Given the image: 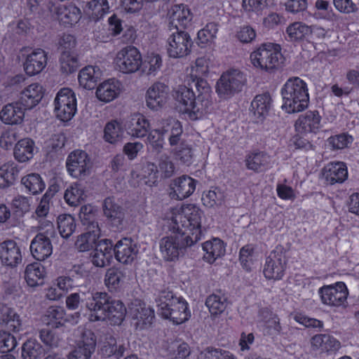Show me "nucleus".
Returning <instances> with one entry per match:
<instances>
[{
	"mask_svg": "<svg viewBox=\"0 0 359 359\" xmlns=\"http://www.w3.org/2000/svg\"><path fill=\"white\" fill-rule=\"evenodd\" d=\"M286 265V256L282 246H277L266 259L264 274L268 279L282 278Z\"/></svg>",
	"mask_w": 359,
	"mask_h": 359,
	"instance_id": "nucleus-14",
	"label": "nucleus"
},
{
	"mask_svg": "<svg viewBox=\"0 0 359 359\" xmlns=\"http://www.w3.org/2000/svg\"><path fill=\"white\" fill-rule=\"evenodd\" d=\"M79 217L84 225L89 229H99L98 224L94 221L93 208L90 205H83L79 212Z\"/></svg>",
	"mask_w": 359,
	"mask_h": 359,
	"instance_id": "nucleus-58",
	"label": "nucleus"
},
{
	"mask_svg": "<svg viewBox=\"0 0 359 359\" xmlns=\"http://www.w3.org/2000/svg\"><path fill=\"white\" fill-rule=\"evenodd\" d=\"M141 175L143 178L148 179L145 183L151 186L154 184L158 177V170L156 165L151 162H147L143 165Z\"/></svg>",
	"mask_w": 359,
	"mask_h": 359,
	"instance_id": "nucleus-61",
	"label": "nucleus"
},
{
	"mask_svg": "<svg viewBox=\"0 0 359 359\" xmlns=\"http://www.w3.org/2000/svg\"><path fill=\"white\" fill-rule=\"evenodd\" d=\"M130 313L133 318L137 320L136 327L141 330L150 327L155 318L154 310L140 301L132 303Z\"/></svg>",
	"mask_w": 359,
	"mask_h": 359,
	"instance_id": "nucleus-21",
	"label": "nucleus"
},
{
	"mask_svg": "<svg viewBox=\"0 0 359 359\" xmlns=\"http://www.w3.org/2000/svg\"><path fill=\"white\" fill-rule=\"evenodd\" d=\"M55 111L56 116L62 121L70 120L76 111V97L69 88H62L55 99Z\"/></svg>",
	"mask_w": 359,
	"mask_h": 359,
	"instance_id": "nucleus-13",
	"label": "nucleus"
},
{
	"mask_svg": "<svg viewBox=\"0 0 359 359\" xmlns=\"http://www.w3.org/2000/svg\"><path fill=\"white\" fill-rule=\"evenodd\" d=\"M162 130L163 135H168V141L171 147L177 146L181 142H184L182 139L183 129L182 124L177 120L170 118L163 123Z\"/></svg>",
	"mask_w": 359,
	"mask_h": 359,
	"instance_id": "nucleus-30",
	"label": "nucleus"
},
{
	"mask_svg": "<svg viewBox=\"0 0 359 359\" xmlns=\"http://www.w3.org/2000/svg\"><path fill=\"white\" fill-rule=\"evenodd\" d=\"M203 250L205 252L203 258L210 264L225 253L224 243L219 238L205 242L203 244Z\"/></svg>",
	"mask_w": 359,
	"mask_h": 359,
	"instance_id": "nucleus-37",
	"label": "nucleus"
},
{
	"mask_svg": "<svg viewBox=\"0 0 359 359\" xmlns=\"http://www.w3.org/2000/svg\"><path fill=\"white\" fill-rule=\"evenodd\" d=\"M205 305L209 309L210 313L217 316L225 311L227 306V299L224 296L213 294L207 298Z\"/></svg>",
	"mask_w": 359,
	"mask_h": 359,
	"instance_id": "nucleus-47",
	"label": "nucleus"
},
{
	"mask_svg": "<svg viewBox=\"0 0 359 359\" xmlns=\"http://www.w3.org/2000/svg\"><path fill=\"white\" fill-rule=\"evenodd\" d=\"M82 7L84 13L92 20L97 21L101 18L108 11L109 6L107 0H92L83 1Z\"/></svg>",
	"mask_w": 359,
	"mask_h": 359,
	"instance_id": "nucleus-34",
	"label": "nucleus"
},
{
	"mask_svg": "<svg viewBox=\"0 0 359 359\" xmlns=\"http://www.w3.org/2000/svg\"><path fill=\"white\" fill-rule=\"evenodd\" d=\"M161 129H156L151 131L148 135L147 140L152 147L153 149L159 153L163 147V133Z\"/></svg>",
	"mask_w": 359,
	"mask_h": 359,
	"instance_id": "nucleus-62",
	"label": "nucleus"
},
{
	"mask_svg": "<svg viewBox=\"0 0 359 359\" xmlns=\"http://www.w3.org/2000/svg\"><path fill=\"white\" fill-rule=\"evenodd\" d=\"M98 292L87 291L79 292L69 294L66 299V305L69 309L79 310V312L93 314L95 303L97 300Z\"/></svg>",
	"mask_w": 359,
	"mask_h": 359,
	"instance_id": "nucleus-15",
	"label": "nucleus"
},
{
	"mask_svg": "<svg viewBox=\"0 0 359 359\" xmlns=\"http://www.w3.org/2000/svg\"><path fill=\"white\" fill-rule=\"evenodd\" d=\"M43 96V88L38 83H32L22 93L19 102L27 109H32L41 100Z\"/></svg>",
	"mask_w": 359,
	"mask_h": 359,
	"instance_id": "nucleus-27",
	"label": "nucleus"
},
{
	"mask_svg": "<svg viewBox=\"0 0 359 359\" xmlns=\"http://www.w3.org/2000/svg\"><path fill=\"white\" fill-rule=\"evenodd\" d=\"M196 180L187 175H183L173 180L171 184L172 198L183 200L191 195L196 189Z\"/></svg>",
	"mask_w": 359,
	"mask_h": 359,
	"instance_id": "nucleus-24",
	"label": "nucleus"
},
{
	"mask_svg": "<svg viewBox=\"0 0 359 359\" xmlns=\"http://www.w3.org/2000/svg\"><path fill=\"white\" fill-rule=\"evenodd\" d=\"M0 324L8 325L14 332L22 330V321L19 315L6 304H0Z\"/></svg>",
	"mask_w": 359,
	"mask_h": 359,
	"instance_id": "nucleus-33",
	"label": "nucleus"
},
{
	"mask_svg": "<svg viewBox=\"0 0 359 359\" xmlns=\"http://www.w3.org/2000/svg\"><path fill=\"white\" fill-rule=\"evenodd\" d=\"M65 311L60 306H50L43 316V321L53 328H59L65 325Z\"/></svg>",
	"mask_w": 359,
	"mask_h": 359,
	"instance_id": "nucleus-38",
	"label": "nucleus"
},
{
	"mask_svg": "<svg viewBox=\"0 0 359 359\" xmlns=\"http://www.w3.org/2000/svg\"><path fill=\"white\" fill-rule=\"evenodd\" d=\"M126 130L128 133L133 137H143L147 134L149 123L142 114H135L127 122Z\"/></svg>",
	"mask_w": 359,
	"mask_h": 359,
	"instance_id": "nucleus-31",
	"label": "nucleus"
},
{
	"mask_svg": "<svg viewBox=\"0 0 359 359\" xmlns=\"http://www.w3.org/2000/svg\"><path fill=\"white\" fill-rule=\"evenodd\" d=\"M167 42V53L170 57L180 58L189 55L193 41L188 32L175 30L170 32Z\"/></svg>",
	"mask_w": 359,
	"mask_h": 359,
	"instance_id": "nucleus-10",
	"label": "nucleus"
},
{
	"mask_svg": "<svg viewBox=\"0 0 359 359\" xmlns=\"http://www.w3.org/2000/svg\"><path fill=\"white\" fill-rule=\"evenodd\" d=\"M102 72L95 66H87L83 68L79 74L80 86L86 89H93L101 79Z\"/></svg>",
	"mask_w": 359,
	"mask_h": 359,
	"instance_id": "nucleus-32",
	"label": "nucleus"
},
{
	"mask_svg": "<svg viewBox=\"0 0 359 359\" xmlns=\"http://www.w3.org/2000/svg\"><path fill=\"white\" fill-rule=\"evenodd\" d=\"M93 314H90L89 320L109 321L111 325H119L125 319L127 310L123 303L113 299L105 292H98Z\"/></svg>",
	"mask_w": 359,
	"mask_h": 359,
	"instance_id": "nucleus-3",
	"label": "nucleus"
},
{
	"mask_svg": "<svg viewBox=\"0 0 359 359\" xmlns=\"http://www.w3.org/2000/svg\"><path fill=\"white\" fill-rule=\"evenodd\" d=\"M286 32L291 41H298L311 34V29L309 26L300 22H296L287 27Z\"/></svg>",
	"mask_w": 359,
	"mask_h": 359,
	"instance_id": "nucleus-50",
	"label": "nucleus"
},
{
	"mask_svg": "<svg viewBox=\"0 0 359 359\" xmlns=\"http://www.w3.org/2000/svg\"><path fill=\"white\" fill-rule=\"evenodd\" d=\"M169 87L163 83L156 82L147 90L146 104L148 108L158 111L163 108L169 100Z\"/></svg>",
	"mask_w": 359,
	"mask_h": 359,
	"instance_id": "nucleus-17",
	"label": "nucleus"
},
{
	"mask_svg": "<svg viewBox=\"0 0 359 359\" xmlns=\"http://www.w3.org/2000/svg\"><path fill=\"white\" fill-rule=\"evenodd\" d=\"M217 25L214 22L208 23L205 27L198 32V39L201 43H206L212 41L217 32Z\"/></svg>",
	"mask_w": 359,
	"mask_h": 359,
	"instance_id": "nucleus-60",
	"label": "nucleus"
},
{
	"mask_svg": "<svg viewBox=\"0 0 359 359\" xmlns=\"http://www.w3.org/2000/svg\"><path fill=\"white\" fill-rule=\"evenodd\" d=\"M171 359H185L191 351L189 345L185 342L173 341L168 347Z\"/></svg>",
	"mask_w": 359,
	"mask_h": 359,
	"instance_id": "nucleus-54",
	"label": "nucleus"
},
{
	"mask_svg": "<svg viewBox=\"0 0 359 359\" xmlns=\"http://www.w3.org/2000/svg\"><path fill=\"white\" fill-rule=\"evenodd\" d=\"M102 210L108 222L116 229H122L124 212L122 207L118 205L114 197L106 198L102 203Z\"/></svg>",
	"mask_w": 359,
	"mask_h": 359,
	"instance_id": "nucleus-22",
	"label": "nucleus"
},
{
	"mask_svg": "<svg viewBox=\"0 0 359 359\" xmlns=\"http://www.w3.org/2000/svg\"><path fill=\"white\" fill-rule=\"evenodd\" d=\"M16 346L17 340L13 335L6 331H0V351H12Z\"/></svg>",
	"mask_w": 359,
	"mask_h": 359,
	"instance_id": "nucleus-59",
	"label": "nucleus"
},
{
	"mask_svg": "<svg viewBox=\"0 0 359 359\" xmlns=\"http://www.w3.org/2000/svg\"><path fill=\"white\" fill-rule=\"evenodd\" d=\"M123 131L121 124L116 121L107 123L104 129V139L110 144H116L122 137Z\"/></svg>",
	"mask_w": 359,
	"mask_h": 359,
	"instance_id": "nucleus-49",
	"label": "nucleus"
},
{
	"mask_svg": "<svg viewBox=\"0 0 359 359\" xmlns=\"http://www.w3.org/2000/svg\"><path fill=\"white\" fill-rule=\"evenodd\" d=\"M269 156L264 153H255L249 155L246 159V166L248 169L258 171L262 166L269 163Z\"/></svg>",
	"mask_w": 359,
	"mask_h": 359,
	"instance_id": "nucleus-57",
	"label": "nucleus"
},
{
	"mask_svg": "<svg viewBox=\"0 0 359 359\" xmlns=\"http://www.w3.org/2000/svg\"><path fill=\"white\" fill-rule=\"evenodd\" d=\"M120 93L118 82L107 81L100 84L96 90L97 97L104 102L114 100Z\"/></svg>",
	"mask_w": 359,
	"mask_h": 359,
	"instance_id": "nucleus-41",
	"label": "nucleus"
},
{
	"mask_svg": "<svg viewBox=\"0 0 359 359\" xmlns=\"http://www.w3.org/2000/svg\"><path fill=\"white\" fill-rule=\"evenodd\" d=\"M311 342L314 348L326 352L336 351L340 348V342L338 340L325 334L313 336Z\"/></svg>",
	"mask_w": 359,
	"mask_h": 359,
	"instance_id": "nucleus-36",
	"label": "nucleus"
},
{
	"mask_svg": "<svg viewBox=\"0 0 359 359\" xmlns=\"http://www.w3.org/2000/svg\"><path fill=\"white\" fill-rule=\"evenodd\" d=\"M60 64L61 72L66 74L76 72L79 67L77 57L69 51H65L61 54Z\"/></svg>",
	"mask_w": 359,
	"mask_h": 359,
	"instance_id": "nucleus-51",
	"label": "nucleus"
},
{
	"mask_svg": "<svg viewBox=\"0 0 359 359\" xmlns=\"http://www.w3.org/2000/svg\"><path fill=\"white\" fill-rule=\"evenodd\" d=\"M271 99L268 93L257 95L251 103V111L256 118L262 120L269 113Z\"/></svg>",
	"mask_w": 359,
	"mask_h": 359,
	"instance_id": "nucleus-39",
	"label": "nucleus"
},
{
	"mask_svg": "<svg viewBox=\"0 0 359 359\" xmlns=\"http://www.w3.org/2000/svg\"><path fill=\"white\" fill-rule=\"evenodd\" d=\"M176 159L182 163L190 164L194 157L192 146L187 142H181L174 149Z\"/></svg>",
	"mask_w": 359,
	"mask_h": 359,
	"instance_id": "nucleus-52",
	"label": "nucleus"
},
{
	"mask_svg": "<svg viewBox=\"0 0 359 359\" xmlns=\"http://www.w3.org/2000/svg\"><path fill=\"white\" fill-rule=\"evenodd\" d=\"M323 178L330 184L343 182L348 176L345 164L342 162L330 163L322 172Z\"/></svg>",
	"mask_w": 359,
	"mask_h": 359,
	"instance_id": "nucleus-28",
	"label": "nucleus"
},
{
	"mask_svg": "<svg viewBox=\"0 0 359 359\" xmlns=\"http://www.w3.org/2000/svg\"><path fill=\"white\" fill-rule=\"evenodd\" d=\"M95 346L94 334L90 330L85 331L74 348L67 355V359H90L95 350Z\"/></svg>",
	"mask_w": 359,
	"mask_h": 359,
	"instance_id": "nucleus-18",
	"label": "nucleus"
},
{
	"mask_svg": "<svg viewBox=\"0 0 359 359\" xmlns=\"http://www.w3.org/2000/svg\"><path fill=\"white\" fill-rule=\"evenodd\" d=\"M168 17L170 32L175 30L184 31L191 25L192 20L190 10L184 4L172 6L168 11Z\"/></svg>",
	"mask_w": 359,
	"mask_h": 359,
	"instance_id": "nucleus-16",
	"label": "nucleus"
},
{
	"mask_svg": "<svg viewBox=\"0 0 359 359\" xmlns=\"http://www.w3.org/2000/svg\"><path fill=\"white\" fill-rule=\"evenodd\" d=\"M19 170L16 165L5 164L0 168V188H7L13 184L18 177Z\"/></svg>",
	"mask_w": 359,
	"mask_h": 359,
	"instance_id": "nucleus-44",
	"label": "nucleus"
},
{
	"mask_svg": "<svg viewBox=\"0 0 359 359\" xmlns=\"http://www.w3.org/2000/svg\"><path fill=\"white\" fill-rule=\"evenodd\" d=\"M203 216V211L196 205L188 204L172 217V229L175 231L190 233L191 243H197L201 239V224Z\"/></svg>",
	"mask_w": 359,
	"mask_h": 359,
	"instance_id": "nucleus-4",
	"label": "nucleus"
},
{
	"mask_svg": "<svg viewBox=\"0 0 359 359\" xmlns=\"http://www.w3.org/2000/svg\"><path fill=\"white\" fill-rule=\"evenodd\" d=\"M320 116L317 111H309L301 115L295 123L296 130L301 133H316L320 128Z\"/></svg>",
	"mask_w": 359,
	"mask_h": 359,
	"instance_id": "nucleus-29",
	"label": "nucleus"
},
{
	"mask_svg": "<svg viewBox=\"0 0 359 359\" xmlns=\"http://www.w3.org/2000/svg\"><path fill=\"white\" fill-rule=\"evenodd\" d=\"M45 355V349L36 339H27L22 346V359H41Z\"/></svg>",
	"mask_w": 359,
	"mask_h": 359,
	"instance_id": "nucleus-40",
	"label": "nucleus"
},
{
	"mask_svg": "<svg viewBox=\"0 0 359 359\" xmlns=\"http://www.w3.org/2000/svg\"><path fill=\"white\" fill-rule=\"evenodd\" d=\"M123 278V275L121 271L116 268H110L105 274V285L110 291H115L120 287Z\"/></svg>",
	"mask_w": 359,
	"mask_h": 359,
	"instance_id": "nucleus-55",
	"label": "nucleus"
},
{
	"mask_svg": "<svg viewBox=\"0 0 359 359\" xmlns=\"http://www.w3.org/2000/svg\"><path fill=\"white\" fill-rule=\"evenodd\" d=\"M44 267L39 262L28 264L25 271V278L29 287H34L43 283Z\"/></svg>",
	"mask_w": 359,
	"mask_h": 359,
	"instance_id": "nucleus-35",
	"label": "nucleus"
},
{
	"mask_svg": "<svg viewBox=\"0 0 359 359\" xmlns=\"http://www.w3.org/2000/svg\"><path fill=\"white\" fill-rule=\"evenodd\" d=\"M247 82L245 75L238 69L222 74L217 83V93L222 99H228L241 92Z\"/></svg>",
	"mask_w": 359,
	"mask_h": 359,
	"instance_id": "nucleus-9",
	"label": "nucleus"
},
{
	"mask_svg": "<svg viewBox=\"0 0 359 359\" xmlns=\"http://www.w3.org/2000/svg\"><path fill=\"white\" fill-rule=\"evenodd\" d=\"M283 109L297 113L308 107L309 97L306 83L298 77L290 79L282 89Z\"/></svg>",
	"mask_w": 359,
	"mask_h": 359,
	"instance_id": "nucleus-5",
	"label": "nucleus"
},
{
	"mask_svg": "<svg viewBox=\"0 0 359 359\" xmlns=\"http://www.w3.org/2000/svg\"><path fill=\"white\" fill-rule=\"evenodd\" d=\"M329 144L334 149H341L347 147L351 142L352 137L346 134H340L330 137L328 140Z\"/></svg>",
	"mask_w": 359,
	"mask_h": 359,
	"instance_id": "nucleus-63",
	"label": "nucleus"
},
{
	"mask_svg": "<svg viewBox=\"0 0 359 359\" xmlns=\"http://www.w3.org/2000/svg\"><path fill=\"white\" fill-rule=\"evenodd\" d=\"M34 142L28 138L20 140L14 148L15 158L19 162H27L34 155Z\"/></svg>",
	"mask_w": 359,
	"mask_h": 359,
	"instance_id": "nucleus-42",
	"label": "nucleus"
},
{
	"mask_svg": "<svg viewBox=\"0 0 359 359\" xmlns=\"http://www.w3.org/2000/svg\"><path fill=\"white\" fill-rule=\"evenodd\" d=\"M196 359H233L225 353H222L218 349L206 348L201 351Z\"/></svg>",
	"mask_w": 359,
	"mask_h": 359,
	"instance_id": "nucleus-64",
	"label": "nucleus"
},
{
	"mask_svg": "<svg viewBox=\"0 0 359 359\" xmlns=\"http://www.w3.org/2000/svg\"><path fill=\"white\" fill-rule=\"evenodd\" d=\"M99 229H91L88 232L79 236L75 246L80 252L88 251L94 248L98 237Z\"/></svg>",
	"mask_w": 359,
	"mask_h": 359,
	"instance_id": "nucleus-46",
	"label": "nucleus"
},
{
	"mask_svg": "<svg viewBox=\"0 0 359 359\" xmlns=\"http://www.w3.org/2000/svg\"><path fill=\"white\" fill-rule=\"evenodd\" d=\"M0 259L9 266H15L21 261V252L15 241L8 240L0 243Z\"/></svg>",
	"mask_w": 359,
	"mask_h": 359,
	"instance_id": "nucleus-25",
	"label": "nucleus"
},
{
	"mask_svg": "<svg viewBox=\"0 0 359 359\" xmlns=\"http://www.w3.org/2000/svg\"><path fill=\"white\" fill-rule=\"evenodd\" d=\"M156 303L158 313L175 324H182L191 316L187 302L182 297H177L168 289L159 291Z\"/></svg>",
	"mask_w": 359,
	"mask_h": 359,
	"instance_id": "nucleus-2",
	"label": "nucleus"
},
{
	"mask_svg": "<svg viewBox=\"0 0 359 359\" xmlns=\"http://www.w3.org/2000/svg\"><path fill=\"white\" fill-rule=\"evenodd\" d=\"M188 85L180 86L173 93V97L178 103L180 111L187 114L191 120L200 118L207 112L211 104L210 87L205 80L191 75Z\"/></svg>",
	"mask_w": 359,
	"mask_h": 359,
	"instance_id": "nucleus-1",
	"label": "nucleus"
},
{
	"mask_svg": "<svg viewBox=\"0 0 359 359\" xmlns=\"http://www.w3.org/2000/svg\"><path fill=\"white\" fill-rule=\"evenodd\" d=\"M46 65V53L41 48H37L27 55L23 64L25 72L29 76L39 74L45 68Z\"/></svg>",
	"mask_w": 359,
	"mask_h": 359,
	"instance_id": "nucleus-23",
	"label": "nucleus"
},
{
	"mask_svg": "<svg viewBox=\"0 0 359 359\" xmlns=\"http://www.w3.org/2000/svg\"><path fill=\"white\" fill-rule=\"evenodd\" d=\"M224 201V193L217 188H215L214 190H210L207 193H204L202 196L203 205L209 208H212L215 205H221Z\"/></svg>",
	"mask_w": 359,
	"mask_h": 359,
	"instance_id": "nucleus-56",
	"label": "nucleus"
},
{
	"mask_svg": "<svg viewBox=\"0 0 359 359\" xmlns=\"http://www.w3.org/2000/svg\"><path fill=\"white\" fill-rule=\"evenodd\" d=\"M21 183L26 190L33 195L41 193L46 187L41 175L37 173H31L23 177Z\"/></svg>",
	"mask_w": 359,
	"mask_h": 359,
	"instance_id": "nucleus-43",
	"label": "nucleus"
},
{
	"mask_svg": "<svg viewBox=\"0 0 359 359\" xmlns=\"http://www.w3.org/2000/svg\"><path fill=\"white\" fill-rule=\"evenodd\" d=\"M59 17L63 23L73 25L80 20L81 11L76 6L70 5L60 10Z\"/></svg>",
	"mask_w": 359,
	"mask_h": 359,
	"instance_id": "nucleus-53",
	"label": "nucleus"
},
{
	"mask_svg": "<svg viewBox=\"0 0 359 359\" xmlns=\"http://www.w3.org/2000/svg\"><path fill=\"white\" fill-rule=\"evenodd\" d=\"M41 222L39 226L43 232L39 233L33 238L30 244V251L33 257L38 261H43L49 257L53 252L50 238L55 236V230L51 222Z\"/></svg>",
	"mask_w": 359,
	"mask_h": 359,
	"instance_id": "nucleus-6",
	"label": "nucleus"
},
{
	"mask_svg": "<svg viewBox=\"0 0 359 359\" xmlns=\"http://www.w3.org/2000/svg\"><path fill=\"white\" fill-rule=\"evenodd\" d=\"M142 56L138 49L128 46L119 50L116 57L118 69L124 74L137 72L142 65Z\"/></svg>",
	"mask_w": 359,
	"mask_h": 359,
	"instance_id": "nucleus-12",
	"label": "nucleus"
},
{
	"mask_svg": "<svg viewBox=\"0 0 359 359\" xmlns=\"http://www.w3.org/2000/svg\"><path fill=\"white\" fill-rule=\"evenodd\" d=\"M173 236H165L160 241V249L164 258L168 261L177 259L180 254L187 247L193 245L195 243L190 241V233L186 231H177Z\"/></svg>",
	"mask_w": 359,
	"mask_h": 359,
	"instance_id": "nucleus-7",
	"label": "nucleus"
},
{
	"mask_svg": "<svg viewBox=\"0 0 359 359\" xmlns=\"http://www.w3.org/2000/svg\"><path fill=\"white\" fill-rule=\"evenodd\" d=\"M138 249L131 238H123L114 247L116 259L123 264H131L137 258Z\"/></svg>",
	"mask_w": 359,
	"mask_h": 359,
	"instance_id": "nucleus-19",
	"label": "nucleus"
},
{
	"mask_svg": "<svg viewBox=\"0 0 359 359\" xmlns=\"http://www.w3.org/2000/svg\"><path fill=\"white\" fill-rule=\"evenodd\" d=\"M250 59L255 67L271 71L278 67L283 55L279 50V46L263 44L251 53Z\"/></svg>",
	"mask_w": 359,
	"mask_h": 359,
	"instance_id": "nucleus-8",
	"label": "nucleus"
},
{
	"mask_svg": "<svg viewBox=\"0 0 359 359\" xmlns=\"http://www.w3.org/2000/svg\"><path fill=\"white\" fill-rule=\"evenodd\" d=\"M323 304L330 306H339L346 299L348 292L342 283H338L337 286L327 285L319 290Z\"/></svg>",
	"mask_w": 359,
	"mask_h": 359,
	"instance_id": "nucleus-20",
	"label": "nucleus"
},
{
	"mask_svg": "<svg viewBox=\"0 0 359 359\" xmlns=\"http://www.w3.org/2000/svg\"><path fill=\"white\" fill-rule=\"evenodd\" d=\"M66 166L70 175L75 178L83 179L90 175L92 162L86 151L75 150L69 154Z\"/></svg>",
	"mask_w": 359,
	"mask_h": 359,
	"instance_id": "nucleus-11",
	"label": "nucleus"
},
{
	"mask_svg": "<svg viewBox=\"0 0 359 359\" xmlns=\"http://www.w3.org/2000/svg\"><path fill=\"white\" fill-rule=\"evenodd\" d=\"M57 228L60 235L69 238L76 229L74 218L70 215H61L57 217Z\"/></svg>",
	"mask_w": 359,
	"mask_h": 359,
	"instance_id": "nucleus-48",
	"label": "nucleus"
},
{
	"mask_svg": "<svg viewBox=\"0 0 359 359\" xmlns=\"http://www.w3.org/2000/svg\"><path fill=\"white\" fill-rule=\"evenodd\" d=\"M86 197L83 187L81 184L74 183L67 189L64 198L66 202L72 206H77L83 202Z\"/></svg>",
	"mask_w": 359,
	"mask_h": 359,
	"instance_id": "nucleus-45",
	"label": "nucleus"
},
{
	"mask_svg": "<svg viewBox=\"0 0 359 359\" xmlns=\"http://www.w3.org/2000/svg\"><path fill=\"white\" fill-rule=\"evenodd\" d=\"M25 107L18 102L5 105L0 111V119L6 124L21 123L25 116Z\"/></svg>",
	"mask_w": 359,
	"mask_h": 359,
	"instance_id": "nucleus-26",
	"label": "nucleus"
}]
</instances>
